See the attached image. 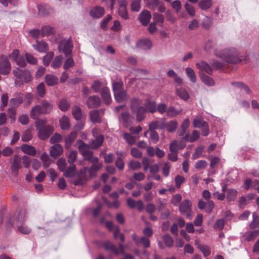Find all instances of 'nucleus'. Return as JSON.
<instances>
[{
    "instance_id": "0eeeda50",
    "label": "nucleus",
    "mask_w": 259,
    "mask_h": 259,
    "mask_svg": "<svg viewBox=\"0 0 259 259\" xmlns=\"http://www.w3.org/2000/svg\"><path fill=\"white\" fill-rule=\"evenodd\" d=\"M103 246L106 250L110 251L116 255L124 252V247L122 243H119L118 247H116L110 241H105Z\"/></svg>"
},
{
    "instance_id": "cd10ccee",
    "label": "nucleus",
    "mask_w": 259,
    "mask_h": 259,
    "mask_svg": "<svg viewBox=\"0 0 259 259\" xmlns=\"http://www.w3.org/2000/svg\"><path fill=\"white\" fill-rule=\"evenodd\" d=\"M103 140V135H100L97 136L96 139L90 143V147L93 149H97L102 145Z\"/></svg>"
},
{
    "instance_id": "c756f323",
    "label": "nucleus",
    "mask_w": 259,
    "mask_h": 259,
    "mask_svg": "<svg viewBox=\"0 0 259 259\" xmlns=\"http://www.w3.org/2000/svg\"><path fill=\"white\" fill-rule=\"evenodd\" d=\"M116 101L118 102H122L126 101L128 97L126 92L123 90L114 94Z\"/></svg>"
},
{
    "instance_id": "6e6552de",
    "label": "nucleus",
    "mask_w": 259,
    "mask_h": 259,
    "mask_svg": "<svg viewBox=\"0 0 259 259\" xmlns=\"http://www.w3.org/2000/svg\"><path fill=\"white\" fill-rule=\"evenodd\" d=\"M26 218V212L25 211H21L17 214L15 215L13 218L9 219L8 222H7V225L8 227L12 226L14 225H16L18 226V225H21L25 221Z\"/></svg>"
},
{
    "instance_id": "69168bd1",
    "label": "nucleus",
    "mask_w": 259,
    "mask_h": 259,
    "mask_svg": "<svg viewBox=\"0 0 259 259\" xmlns=\"http://www.w3.org/2000/svg\"><path fill=\"white\" fill-rule=\"evenodd\" d=\"M38 14L41 16H45L49 14V11L47 6L43 5L38 6Z\"/></svg>"
},
{
    "instance_id": "774afa93",
    "label": "nucleus",
    "mask_w": 259,
    "mask_h": 259,
    "mask_svg": "<svg viewBox=\"0 0 259 259\" xmlns=\"http://www.w3.org/2000/svg\"><path fill=\"white\" fill-rule=\"evenodd\" d=\"M208 165L205 160H201L197 161L195 165V167L197 169H202L205 168Z\"/></svg>"
},
{
    "instance_id": "bb28decb",
    "label": "nucleus",
    "mask_w": 259,
    "mask_h": 259,
    "mask_svg": "<svg viewBox=\"0 0 259 259\" xmlns=\"http://www.w3.org/2000/svg\"><path fill=\"white\" fill-rule=\"evenodd\" d=\"M57 77L53 74H47L45 76V81L49 86H54L58 83Z\"/></svg>"
},
{
    "instance_id": "c9c22d12",
    "label": "nucleus",
    "mask_w": 259,
    "mask_h": 259,
    "mask_svg": "<svg viewBox=\"0 0 259 259\" xmlns=\"http://www.w3.org/2000/svg\"><path fill=\"white\" fill-rule=\"evenodd\" d=\"M23 102V98L22 96H19L15 98H12L10 100V106L13 108L18 107Z\"/></svg>"
},
{
    "instance_id": "6e6d98bb",
    "label": "nucleus",
    "mask_w": 259,
    "mask_h": 259,
    "mask_svg": "<svg viewBox=\"0 0 259 259\" xmlns=\"http://www.w3.org/2000/svg\"><path fill=\"white\" fill-rule=\"evenodd\" d=\"M186 71L187 76L189 77L191 81L192 82H195L196 81V76L194 70L191 68L188 67L186 69Z\"/></svg>"
},
{
    "instance_id": "412c9836",
    "label": "nucleus",
    "mask_w": 259,
    "mask_h": 259,
    "mask_svg": "<svg viewBox=\"0 0 259 259\" xmlns=\"http://www.w3.org/2000/svg\"><path fill=\"white\" fill-rule=\"evenodd\" d=\"M34 48L40 53L46 52L49 50L48 44L44 41H36V44L33 45Z\"/></svg>"
},
{
    "instance_id": "dca6fc26",
    "label": "nucleus",
    "mask_w": 259,
    "mask_h": 259,
    "mask_svg": "<svg viewBox=\"0 0 259 259\" xmlns=\"http://www.w3.org/2000/svg\"><path fill=\"white\" fill-rule=\"evenodd\" d=\"M21 167V159L20 157L15 155L13 159L11 165V170L13 174L17 175L19 169Z\"/></svg>"
},
{
    "instance_id": "c03bdc74",
    "label": "nucleus",
    "mask_w": 259,
    "mask_h": 259,
    "mask_svg": "<svg viewBox=\"0 0 259 259\" xmlns=\"http://www.w3.org/2000/svg\"><path fill=\"white\" fill-rule=\"evenodd\" d=\"M238 192L234 189H228L227 190V199L229 201H233L237 197Z\"/></svg>"
},
{
    "instance_id": "5fc2aeb1",
    "label": "nucleus",
    "mask_w": 259,
    "mask_h": 259,
    "mask_svg": "<svg viewBox=\"0 0 259 259\" xmlns=\"http://www.w3.org/2000/svg\"><path fill=\"white\" fill-rule=\"evenodd\" d=\"M212 23L213 19L212 18L206 17L202 21V25L204 28L208 29L211 26Z\"/></svg>"
},
{
    "instance_id": "f8f14e48",
    "label": "nucleus",
    "mask_w": 259,
    "mask_h": 259,
    "mask_svg": "<svg viewBox=\"0 0 259 259\" xmlns=\"http://www.w3.org/2000/svg\"><path fill=\"white\" fill-rule=\"evenodd\" d=\"M146 6L152 10L157 9L160 12H164L165 10L164 4L159 0H147Z\"/></svg>"
},
{
    "instance_id": "79ce46f5",
    "label": "nucleus",
    "mask_w": 259,
    "mask_h": 259,
    "mask_svg": "<svg viewBox=\"0 0 259 259\" xmlns=\"http://www.w3.org/2000/svg\"><path fill=\"white\" fill-rule=\"evenodd\" d=\"M182 112V109H180L178 110L176 109V108L174 107L170 106L167 109L166 114L169 117H175L180 114Z\"/></svg>"
},
{
    "instance_id": "a878e982",
    "label": "nucleus",
    "mask_w": 259,
    "mask_h": 259,
    "mask_svg": "<svg viewBox=\"0 0 259 259\" xmlns=\"http://www.w3.org/2000/svg\"><path fill=\"white\" fill-rule=\"evenodd\" d=\"M102 97L107 104H109L111 102V96L110 93L109 89L108 87H103L101 93Z\"/></svg>"
},
{
    "instance_id": "603ef678",
    "label": "nucleus",
    "mask_w": 259,
    "mask_h": 259,
    "mask_svg": "<svg viewBox=\"0 0 259 259\" xmlns=\"http://www.w3.org/2000/svg\"><path fill=\"white\" fill-rule=\"evenodd\" d=\"M18 231L23 234H28L31 232V229L27 226L21 224L17 226Z\"/></svg>"
},
{
    "instance_id": "f257e3e1",
    "label": "nucleus",
    "mask_w": 259,
    "mask_h": 259,
    "mask_svg": "<svg viewBox=\"0 0 259 259\" xmlns=\"http://www.w3.org/2000/svg\"><path fill=\"white\" fill-rule=\"evenodd\" d=\"M214 53L216 56L225 60L223 62L215 61L213 62V67L217 70L222 68L226 63H238L240 62H245L248 60L247 56H239L236 49L233 48L226 49L223 51V53L215 50Z\"/></svg>"
},
{
    "instance_id": "aec40b11",
    "label": "nucleus",
    "mask_w": 259,
    "mask_h": 259,
    "mask_svg": "<svg viewBox=\"0 0 259 259\" xmlns=\"http://www.w3.org/2000/svg\"><path fill=\"white\" fill-rule=\"evenodd\" d=\"M151 17L150 12L145 10L140 14L139 19L143 25L146 26L149 22Z\"/></svg>"
},
{
    "instance_id": "a211bd4d",
    "label": "nucleus",
    "mask_w": 259,
    "mask_h": 259,
    "mask_svg": "<svg viewBox=\"0 0 259 259\" xmlns=\"http://www.w3.org/2000/svg\"><path fill=\"white\" fill-rule=\"evenodd\" d=\"M105 13L104 9L100 6H96L90 11V14L94 18H100Z\"/></svg>"
},
{
    "instance_id": "9b49d317",
    "label": "nucleus",
    "mask_w": 259,
    "mask_h": 259,
    "mask_svg": "<svg viewBox=\"0 0 259 259\" xmlns=\"http://www.w3.org/2000/svg\"><path fill=\"white\" fill-rule=\"evenodd\" d=\"M194 127L202 128V134L203 136H206L209 134V128L207 123L201 118L195 119L193 122Z\"/></svg>"
},
{
    "instance_id": "49530a36",
    "label": "nucleus",
    "mask_w": 259,
    "mask_h": 259,
    "mask_svg": "<svg viewBox=\"0 0 259 259\" xmlns=\"http://www.w3.org/2000/svg\"><path fill=\"white\" fill-rule=\"evenodd\" d=\"M63 58L61 55L57 56L54 58L52 63L51 64V67L53 68H57L60 67L62 63Z\"/></svg>"
},
{
    "instance_id": "393cba45",
    "label": "nucleus",
    "mask_w": 259,
    "mask_h": 259,
    "mask_svg": "<svg viewBox=\"0 0 259 259\" xmlns=\"http://www.w3.org/2000/svg\"><path fill=\"white\" fill-rule=\"evenodd\" d=\"M136 45L137 47L142 49L147 50L149 49L152 47V42L149 39H142L138 41Z\"/></svg>"
},
{
    "instance_id": "2eb2a0df",
    "label": "nucleus",
    "mask_w": 259,
    "mask_h": 259,
    "mask_svg": "<svg viewBox=\"0 0 259 259\" xmlns=\"http://www.w3.org/2000/svg\"><path fill=\"white\" fill-rule=\"evenodd\" d=\"M101 104V100L98 96H92L88 98L87 105L89 108H94L99 107Z\"/></svg>"
},
{
    "instance_id": "4be33fe9",
    "label": "nucleus",
    "mask_w": 259,
    "mask_h": 259,
    "mask_svg": "<svg viewBox=\"0 0 259 259\" xmlns=\"http://www.w3.org/2000/svg\"><path fill=\"white\" fill-rule=\"evenodd\" d=\"M63 152V147L60 144H55L50 149V155L56 157L61 155Z\"/></svg>"
},
{
    "instance_id": "4d7b16f0",
    "label": "nucleus",
    "mask_w": 259,
    "mask_h": 259,
    "mask_svg": "<svg viewBox=\"0 0 259 259\" xmlns=\"http://www.w3.org/2000/svg\"><path fill=\"white\" fill-rule=\"evenodd\" d=\"M54 56V53L53 52H48L43 58L44 64L45 66H48Z\"/></svg>"
},
{
    "instance_id": "3c124183",
    "label": "nucleus",
    "mask_w": 259,
    "mask_h": 259,
    "mask_svg": "<svg viewBox=\"0 0 259 259\" xmlns=\"http://www.w3.org/2000/svg\"><path fill=\"white\" fill-rule=\"evenodd\" d=\"M190 125V121L188 118H186L181 125V132L179 133L180 136H183Z\"/></svg>"
},
{
    "instance_id": "5701e85b",
    "label": "nucleus",
    "mask_w": 259,
    "mask_h": 259,
    "mask_svg": "<svg viewBox=\"0 0 259 259\" xmlns=\"http://www.w3.org/2000/svg\"><path fill=\"white\" fill-rule=\"evenodd\" d=\"M102 111L96 110L90 111V117L92 122L94 123H100L101 122L100 113Z\"/></svg>"
},
{
    "instance_id": "bf43d9fd",
    "label": "nucleus",
    "mask_w": 259,
    "mask_h": 259,
    "mask_svg": "<svg viewBox=\"0 0 259 259\" xmlns=\"http://www.w3.org/2000/svg\"><path fill=\"white\" fill-rule=\"evenodd\" d=\"M79 152L82 155L84 154L90 150L89 147L83 142H80L78 146Z\"/></svg>"
},
{
    "instance_id": "a18cd8bd",
    "label": "nucleus",
    "mask_w": 259,
    "mask_h": 259,
    "mask_svg": "<svg viewBox=\"0 0 259 259\" xmlns=\"http://www.w3.org/2000/svg\"><path fill=\"white\" fill-rule=\"evenodd\" d=\"M113 91L114 94L121 91L123 89V83L121 81H113L112 82Z\"/></svg>"
},
{
    "instance_id": "4468645a",
    "label": "nucleus",
    "mask_w": 259,
    "mask_h": 259,
    "mask_svg": "<svg viewBox=\"0 0 259 259\" xmlns=\"http://www.w3.org/2000/svg\"><path fill=\"white\" fill-rule=\"evenodd\" d=\"M132 238L137 245L141 244L145 248H148L150 246V240L145 237H139L136 234H134L132 235Z\"/></svg>"
},
{
    "instance_id": "864d4df0",
    "label": "nucleus",
    "mask_w": 259,
    "mask_h": 259,
    "mask_svg": "<svg viewBox=\"0 0 259 259\" xmlns=\"http://www.w3.org/2000/svg\"><path fill=\"white\" fill-rule=\"evenodd\" d=\"M40 159L43 163V166L45 168H47L50 164V160L49 155L46 153H44L41 155Z\"/></svg>"
},
{
    "instance_id": "6ab92c4d",
    "label": "nucleus",
    "mask_w": 259,
    "mask_h": 259,
    "mask_svg": "<svg viewBox=\"0 0 259 259\" xmlns=\"http://www.w3.org/2000/svg\"><path fill=\"white\" fill-rule=\"evenodd\" d=\"M196 66L201 71H204L209 75L212 74V68L208 63L204 61H201L200 62L197 63L196 64Z\"/></svg>"
},
{
    "instance_id": "f3484780",
    "label": "nucleus",
    "mask_w": 259,
    "mask_h": 259,
    "mask_svg": "<svg viewBox=\"0 0 259 259\" xmlns=\"http://www.w3.org/2000/svg\"><path fill=\"white\" fill-rule=\"evenodd\" d=\"M119 120L124 127H128L132 122L133 118L130 116L128 112H124L121 114Z\"/></svg>"
},
{
    "instance_id": "473e14b6",
    "label": "nucleus",
    "mask_w": 259,
    "mask_h": 259,
    "mask_svg": "<svg viewBox=\"0 0 259 259\" xmlns=\"http://www.w3.org/2000/svg\"><path fill=\"white\" fill-rule=\"evenodd\" d=\"M72 114L73 117L77 120H80L83 118L82 110L81 108L77 106L73 107Z\"/></svg>"
},
{
    "instance_id": "4c0bfd02",
    "label": "nucleus",
    "mask_w": 259,
    "mask_h": 259,
    "mask_svg": "<svg viewBox=\"0 0 259 259\" xmlns=\"http://www.w3.org/2000/svg\"><path fill=\"white\" fill-rule=\"evenodd\" d=\"M106 86L99 80H95L92 84V89L95 92L98 93L101 91L103 87Z\"/></svg>"
},
{
    "instance_id": "9d476101",
    "label": "nucleus",
    "mask_w": 259,
    "mask_h": 259,
    "mask_svg": "<svg viewBox=\"0 0 259 259\" xmlns=\"http://www.w3.org/2000/svg\"><path fill=\"white\" fill-rule=\"evenodd\" d=\"M11 68V64L6 56L0 57V74L7 75L9 74Z\"/></svg>"
},
{
    "instance_id": "7ed1b4c3",
    "label": "nucleus",
    "mask_w": 259,
    "mask_h": 259,
    "mask_svg": "<svg viewBox=\"0 0 259 259\" xmlns=\"http://www.w3.org/2000/svg\"><path fill=\"white\" fill-rule=\"evenodd\" d=\"M53 108L52 104L49 101L42 100L40 105L33 107L31 110L30 116L31 118L37 119L41 114H49Z\"/></svg>"
},
{
    "instance_id": "680f3d73",
    "label": "nucleus",
    "mask_w": 259,
    "mask_h": 259,
    "mask_svg": "<svg viewBox=\"0 0 259 259\" xmlns=\"http://www.w3.org/2000/svg\"><path fill=\"white\" fill-rule=\"evenodd\" d=\"M185 8L189 15L191 16H195V10L194 7L192 5L188 3H186L185 5Z\"/></svg>"
},
{
    "instance_id": "1a4fd4ad",
    "label": "nucleus",
    "mask_w": 259,
    "mask_h": 259,
    "mask_svg": "<svg viewBox=\"0 0 259 259\" xmlns=\"http://www.w3.org/2000/svg\"><path fill=\"white\" fill-rule=\"evenodd\" d=\"M14 76L18 79L27 83L31 80V75L30 72L26 70H22L19 68H16L13 71Z\"/></svg>"
},
{
    "instance_id": "052dcab7",
    "label": "nucleus",
    "mask_w": 259,
    "mask_h": 259,
    "mask_svg": "<svg viewBox=\"0 0 259 259\" xmlns=\"http://www.w3.org/2000/svg\"><path fill=\"white\" fill-rule=\"evenodd\" d=\"M37 93L40 97H43L46 93L45 85L44 83H39L36 88Z\"/></svg>"
},
{
    "instance_id": "39448f33",
    "label": "nucleus",
    "mask_w": 259,
    "mask_h": 259,
    "mask_svg": "<svg viewBox=\"0 0 259 259\" xmlns=\"http://www.w3.org/2000/svg\"><path fill=\"white\" fill-rule=\"evenodd\" d=\"M142 101L138 98H133L131 101V108L133 113L137 114V120L141 121L145 118L146 108L142 106Z\"/></svg>"
},
{
    "instance_id": "20e7f679",
    "label": "nucleus",
    "mask_w": 259,
    "mask_h": 259,
    "mask_svg": "<svg viewBox=\"0 0 259 259\" xmlns=\"http://www.w3.org/2000/svg\"><path fill=\"white\" fill-rule=\"evenodd\" d=\"M47 123L46 119H38L35 122V126L38 131L39 138L41 140H46L48 139L50 135L53 133L54 129L53 127L46 124Z\"/></svg>"
},
{
    "instance_id": "2f4dec72",
    "label": "nucleus",
    "mask_w": 259,
    "mask_h": 259,
    "mask_svg": "<svg viewBox=\"0 0 259 259\" xmlns=\"http://www.w3.org/2000/svg\"><path fill=\"white\" fill-rule=\"evenodd\" d=\"M200 77L202 81L207 85L213 86L214 84V81L213 79L204 73L200 72Z\"/></svg>"
},
{
    "instance_id": "ddd939ff",
    "label": "nucleus",
    "mask_w": 259,
    "mask_h": 259,
    "mask_svg": "<svg viewBox=\"0 0 259 259\" xmlns=\"http://www.w3.org/2000/svg\"><path fill=\"white\" fill-rule=\"evenodd\" d=\"M72 45L69 40H64L60 42L58 47L59 52H63L65 56L69 55L72 52Z\"/></svg>"
},
{
    "instance_id": "09e8293b",
    "label": "nucleus",
    "mask_w": 259,
    "mask_h": 259,
    "mask_svg": "<svg viewBox=\"0 0 259 259\" xmlns=\"http://www.w3.org/2000/svg\"><path fill=\"white\" fill-rule=\"evenodd\" d=\"M146 110L151 113H154L156 111V105L155 102H147L145 104Z\"/></svg>"
},
{
    "instance_id": "f704fd0d",
    "label": "nucleus",
    "mask_w": 259,
    "mask_h": 259,
    "mask_svg": "<svg viewBox=\"0 0 259 259\" xmlns=\"http://www.w3.org/2000/svg\"><path fill=\"white\" fill-rule=\"evenodd\" d=\"M176 93L178 96L182 99L187 101L189 98V95L187 91L184 88H180L177 89Z\"/></svg>"
},
{
    "instance_id": "de8ad7c7",
    "label": "nucleus",
    "mask_w": 259,
    "mask_h": 259,
    "mask_svg": "<svg viewBox=\"0 0 259 259\" xmlns=\"http://www.w3.org/2000/svg\"><path fill=\"white\" fill-rule=\"evenodd\" d=\"M41 31L42 36L50 35L55 33V30L54 28L50 26H43L41 29Z\"/></svg>"
},
{
    "instance_id": "f03ea898",
    "label": "nucleus",
    "mask_w": 259,
    "mask_h": 259,
    "mask_svg": "<svg viewBox=\"0 0 259 259\" xmlns=\"http://www.w3.org/2000/svg\"><path fill=\"white\" fill-rule=\"evenodd\" d=\"M102 167V163L97 162V163H93V165L90 168L87 167H84L80 170L76 180L74 182V184L75 186L83 185L85 183L87 180V172H88L90 178L95 177L97 175V172L100 170Z\"/></svg>"
},
{
    "instance_id": "72a5a7b5",
    "label": "nucleus",
    "mask_w": 259,
    "mask_h": 259,
    "mask_svg": "<svg viewBox=\"0 0 259 259\" xmlns=\"http://www.w3.org/2000/svg\"><path fill=\"white\" fill-rule=\"evenodd\" d=\"M21 149L23 152L31 156H34L36 154L35 149L30 145L23 144L21 146Z\"/></svg>"
},
{
    "instance_id": "338daca9",
    "label": "nucleus",
    "mask_w": 259,
    "mask_h": 259,
    "mask_svg": "<svg viewBox=\"0 0 259 259\" xmlns=\"http://www.w3.org/2000/svg\"><path fill=\"white\" fill-rule=\"evenodd\" d=\"M123 138L130 145L134 144L136 141L135 137L128 133L124 134L123 135Z\"/></svg>"
},
{
    "instance_id": "b1692460",
    "label": "nucleus",
    "mask_w": 259,
    "mask_h": 259,
    "mask_svg": "<svg viewBox=\"0 0 259 259\" xmlns=\"http://www.w3.org/2000/svg\"><path fill=\"white\" fill-rule=\"evenodd\" d=\"M164 129H166L169 132L175 131L178 126V122L176 120H171L168 122H165L163 120Z\"/></svg>"
},
{
    "instance_id": "423d86ee",
    "label": "nucleus",
    "mask_w": 259,
    "mask_h": 259,
    "mask_svg": "<svg viewBox=\"0 0 259 259\" xmlns=\"http://www.w3.org/2000/svg\"><path fill=\"white\" fill-rule=\"evenodd\" d=\"M192 203L189 200H184L179 206L180 211L191 220L192 218Z\"/></svg>"
},
{
    "instance_id": "a19ab883",
    "label": "nucleus",
    "mask_w": 259,
    "mask_h": 259,
    "mask_svg": "<svg viewBox=\"0 0 259 259\" xmlns=\"http://www.w3.org/2000/svg\"><path fill=\"white\" fill-rule=\"evenodd\" d=\"M76 137V133L74 132L70 133L69 135H68L66 138L65 139V147L67 148H69L72 142L75 139Z\"/></svg>"
},
{
    "instance_id": "0e129e2a",
    "label": "nucleus",
    "mask_w": 259,
    "mask_h": 259,
    "mask_svg": "<svg viewBox=\"0 0 259 259\" xmlns=\"http://www.w3.org/2000/svg\"><path fill=\"white\" fill-rule=\"evenodd\" d=\"M75 64L74 61L72 58H67L64 62L63 68L67 70L74 66Z\"/></svg>"
},
{
    "instance_id": "13d9d810",
    "label": "nucleus",
    "mask_w": 259,
    "mask_h": 259,
    "mask_svg": "<svg viewBox=\"0 0 259 259\" xmlns=\"http://www.w3.org/2000/svg\"><path fill=\"white\" fill-rule=\"evenodd\" d=\"M69 106L70 104L65 99L61 100L59 103V108L63 111H67L69 109Z\"/></svg>"
},
{
    "instance_id": "7c9ffc66",
    "label": "nucleus",
    "mask_w": 259,
    "mask_h": 259,
    "mask_svg": "<svg viewBox=\"0 0 259 259\" xmlns=\"http://www.w3.org/2000/svg\"><path fill=\"white\" fill-rule=\"evenodd\" d=\"M212 6V0H200L198 3L199 8L203 11L210 9Z\"/></svg>"
},
{
    "instance_id": "c85d7f7f",
    "label": "nucleus",
    "mask_w": 259,
    "mask_h": 259,
    "mask_svg": "<svg viewBox=\"0 0 259 259\" xmlns=\"http://www.w3.org/2000/svg\"><path fill=\"white\" fill-rule=\"evenodd\" d=\"M199 137V132L198 131L194 130L192 135L187 134L183 138V139L185 141L193 142L196 141Z\"/></svg>"
},
{
    "instance_id": "ea45409f",
    "label": "nucleus",
    "mask_w": 259,
    "mask_h": 259,
    "mask_svg": "<svg viewBox=\"0 0 259 259\" xmlns=\"http://www.w3.org/2000/svg\"><path fill=\"white\" fill-rule=\"evenodd\" d=\"M259 235V230H256L252 231L247 232L244 236L247 241L253 240Z\"/></svg>"
},
{
    "instance_id": "37998d69",
    "label": "nucleus",
    "mask_w": 259,
    "mask_h": 259,
    "mask_svg": "<svg viewBox=\"0 0 259 259\" xmlns=\"http://www.w3.org/2000/svg\"><path fill=\"white\" fill-rule=\"evenodd\" d=\"M84 159L89 161L92 163H97L98 162V159L96 157L93 156V152L91 151H89L84 154L82 155Z\"/></svg>"
},
{
    "instance_id": "e2e57ef3",
    "label": "nucleus",
    "mask_w": 259,
    "mask_h": 259,
    "mask_svg": "<svg viewBox=\"0 0 259 259\" xmlns=\"http://www.w3.org/2000/svg\"><path fill=\"white\" fill-rule=\"evenodd\" d=\"M163 240L165 244L167 247H171L173 245L174 241L171 237L169 235H165L163 237Z\"/></svg>"
},
{
    "instance_id": "58836bf2",
    "label": "nucleus",
    "mask_w": 259,
    "mask_h": 259,
    "mask_svg": "<svg viewBox=\"0 0 259 259\" xmlns=\"http://www.w3.org/2000/svg\"><path fill=\"white\" fill-rule=\"evenodd\" d=\"M75 165L73 164H70V165L67 168H66V169L64 171V175L66 177H72L74 175L75 173Z\"/></svg>"
},
{
    "instance_id": "e433bc0d",
    "label": "nucleus",
    "mask_w": 259,
    "mask_h": 259,
    "mask_svg": "<svg viewBox=\"0 0 259 259\" xmlns=\"http://www.w3.org/2000/svg\"><path fill=\"white\" fill-rule=\"evenodd\" d=\"M163 120L159 121H154L151 122L149 126L150 131H154L155 129L160 128L164 129L163 126Z\"/></svg>"
},
{
    "instance_id": "8fccbe9b",
    "label": "nucleus",
    "mask_w": 259,
    "mask_h": 259,
    "mask_svg": "<svg viewBox=\"0 0 259 259\" xmlns=\"http://www.w3.org/2000/svg\"><path fill=\"white\" fill-rule=\"evenodd\" d=\"M60 124L61 128L63 130H67L69 128L70 125L69 118L66 116H63L60 119Z\"/></svg>"
}]
</instances>
